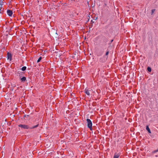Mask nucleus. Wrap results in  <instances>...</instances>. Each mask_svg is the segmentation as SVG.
Here are the masks:
<instances>
[{
	"label": "nucleus",
	"instance_id": "f257e3e1",
	"mask_svg": "<svg viewBox=\"0 0 158 158\" xmlns=\"http://www.w3.org/2000/svg\"><path fill=\"white\" fill-rule=\"evenodd\" d=\"M109 52L108 51H107L105 54V55L104 56L103 58H100L99 59V61L102 62H104L106 61L108 58L107 55H108Z\"/></svg>",
	"mask_w": 158,
	"mask_h": 158
},
{
	"label": "nucleus",
	"instance_id": "f03ea898",
	"mask_svg": "<svg viewBox=\"0 0 158 158\" xmlns=\"http://www.w3.org/2000/svg\"><path fill=\"white\" fill-rule=\"evenodd\" d=\"M87 122L88 127L89 128L91 129L92 128V123L91 121L89 119H87Z\"/></svg>",
	"mask_w": 158,
	"mask_h": 158
},
{
	"label": "nucleus",
	"instance_id": "7ed1b4c3",
	"mask_svg": "<svg viewBox=\"0 0 158 158\" xmlns=\"http://www.w3.org/2000/svg\"><path fill=\"white\" fill-rule=\"evenodd\" d=\"M19 126L23 129H28L29 128L28 125L24 124H20L19 125Z\"/></svg>",
	"mask_w": 158,
	"mask_h": 158
},
{
	"label": "nucleus",
	"instance_id": "20e7f679",
	"mask_svg": "<svg viewBox=\"0 0 158 158\" xmlns=\"http://www.w3.org/2000/svg\"><path fill=\"white\" fill-rule=\"evenodd\" d=\"M7 59L10 61H11L12 59V55L11 53L8 52L7 54Z\"/></svg>",
	"mask_w": 158,
	"mask_h": 158
},
{
	"label": "nucleus",
	"instance_id": "39448f33",
	"mask_svg": "<svg viewBox=\"0 0 158 158\" xmlns=\"http://www.w3.org/2000/svg\"><path fill=\"white\" fill-rule=\"evenodd\" d=\"M7 13L8 15L10 16H11L12 15L13 12L11 10H8L7 11Z\"/></svg>",
	"mask_w": 158,
	"mask_h": 158
},
{
	"label": "nucleus",
	"instance_id": "423d86ee",
	"mask_svg": "<svg viewBox=\"0 0 158 158\" xmlns=\"http://www.w3.org/2000/svg\"><path fill=\"white\" fill-rule=\"evenodd\" d=\"M119 156V154H117V153H115L114 156L113 158H118Z\"/></svg>",
	"mask_w": 158,
	"mask_h": 158
},
{
	"label": "nucleus",
	"instance_id": "0eeeda50",
	"mask_svg": "<svg viewBox=\"0 0 158 158\" xmlns=\"http://www.w3.org/2000/svg\"><path fill=\"white\" fill-rule=\"evenodd\" d=\"M146 130L148 131V132L151 133V131L149 127L147 125L146 126Z\"/></svg>",
	"mask_w": 158,
	"mask_h": 158
},
{
	"label": "nucleus",
	"instance_id": "6e6552de",
	"mask_svg": "<svg viewBox=\"0 0 158 158\" xmlns=\"http://www.w3.org/2000/svg\"><path fill=\"white\" fill-rule=\"evenodd\" d=\"M4 9L2 8V5L0 4V13H2Z\"/></svg>",
	"mask_w": 158,
	"mask_h": 158
},
{
	"label": "nucleus",
	"instance_id": "1a4fd4ad",
	"mask_svg": "<svg viewBox=\"0 0 158 158\" xmlns=\"http://www.w3.org/2000/svg\"><path fill=\"white\" fill-rule=\"evenodd\" d=\"M21 79L22 81H25L26 80V78L25 77H23L21 78Z\"/></svg>",
	"mask_w": 158,
	"mask_h": 158
},
{
	"label": "nucleus",
	"instance_id": "9d476101",
	"mask_svg": "<svg viewBox=\"0 0 158 158\" xmlns=\"http://www.w3.org/2000/svg\"><path fill=\"white\" fill-rule=\"evenodd\" d=\"M85 93L88 95H89L90 94L89 91V90H85Z\"/></svg>",
	"mask_w": 158,
	"mask_h": 158
},
{
	"label": "nucleus",
	"instance_id": "9b49d317",
	"mask_svg": "<svg viewBox=\"0 0 158 158\" xmlns=\"http://www.w3.org/2000/svg\"><path fill=\"white\" fill-rule=\"evenodd\" d=\"M147 70L149 72H151L152 71L151 68L150 67H148L147 68Z\"/></svg>",
	"mask_w": 158,
	"mask_h": 158
},
{
	"label": "nucleus",
	"instance_id": "f8f14e48",
	"mask_svg": "<svg viewBox=\"0 0 158 158\" xmlns=\"http://www.w3.org/2000/svg\"><path fill=\"white\" fill-rule=\"evenodd\" d=\"M156 10V9H153L152 10V11H151V15H152L154 12Z\"/></svg>",
	"mask_w": 158,
	"mask_h": 158
},
{
	"label": "nucleus",
	"instance_id": "ddd939ff",
	"mask_svg": "<svg viewBox=\"0 0 158 158\" xmlns=\"http://www.w3.org/2000/svg\"><path fill=\"white\" fill-rule=\"evenodd\" d=\"M26 69V67L25 66H24L22 68V70L23 71H25Z\"/></svg>",
	"mask_w": 158,
	"mask_h": 158
},
{
	"label": "nucleus",
	"instance_id": "4468645a",
	"mask_svg": "<svg viewBox=\"0 0 158 158\" xmlns=\"http://www.w3.org/2000/svg\"><path fill=\"white\" fill-rule=\"evenodd\" d=\"M157 152H158V148L157 149L155 150H154V151H153L152 152V153H155Z\"/></svg>",
	"mask_w": 158,
	"mask_h": 158
},
{
	"label": "nucleus",
	"instance_id": "2eb2a0df",
	"mask_svg": "<svg viewBox=\"0 0 158 158\" xmlns=\"http://www.w3.org/2000/svg\"><path fill=\"white\" fill-rule=\"evenodd\" d=\"M38 125H36L30 128L31 129H33L38 127Z\"/></svg>",
	"mask_w": 158,
	"mask_h": 158
},
{
	"label": "nucleus",
	"instance_id": "dca6fc26",
	"mask_svg": "<svg viewBox=\"0 0 158 158\" xmlns=\"http://www.w3.org/2000/svg\"><path fill=\"white\" fill-rule=\"evenodd\" d=\"M41 59H42L41 57H40V58H39L37 62L38 63L40 62V60H41Z\"/></svg>",
	"mask_w": 158,
	"mask_h": 158
},
{
	"label": "nucleus",
	"instance_id": "f3484780",
	"mask_svg": "<svg viewBox=\"0 0 158 158\" xmlns=\"http://www.w3.org/2000/svg\"><path fill=\"white\" fill-rule=\"evenodd\" d=\"M113 41V40H111V42H112Z\"/></svg>",
	"mask_w": 158,
	"mask_h": 158
},
{
	"label": "nucleus",
	"instance_id": "a211bd4d",
	"mask_svg": "<svg viewBox=\"0 0 158 158\" xmlns=\"http://www.w3.org/2000/svg\"><path fill=\"white\" fill-rule=\"evenodd\" d=\"M100 156H101V155L99 154V158L100 157Z\"/></svg>",
	"mask_w": 158,
	"mask_h": 158
},
{
	"label": "nucleus",
	"instance_id": "6ab92c4d",
	"mask_svg": "<svg viewBox=\"0 0 158 158\" xmlns=\"http://www.w3.org/2000/svg\"><path fill=\"white\" fill-rule=\"evenodd\" d=\"M4 0H1V1H4Z\"/></svg>",
	"mask_w": 158,
	"mask_h": 158
},
{
	"label": "nucleus",
	"instance_id": "aec40b11",
	"mask_svg": "<svg viewBox=\"0 0 158 158\" xmlns=\"http://www.w3.org/2000/svg\"><path fill=\"white\" fill-rule=\"evenodd\" d=\"M1 63H0V65H1Z\"/></svg>",
	"mask_w": 158,
	"mask_h": 158
}]
</instances>
